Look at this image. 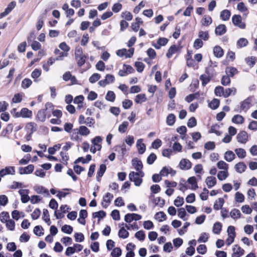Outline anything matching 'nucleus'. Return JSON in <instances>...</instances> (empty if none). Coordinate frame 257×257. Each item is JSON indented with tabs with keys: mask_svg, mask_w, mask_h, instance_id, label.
I'll return each instance as SVG.
<instances>
[{
	"mask_svg": "<svg viewBox=\"0 0 257 257\" xmlns=\"http://www.w3.org/2000/svg\"><path fill=\"white\" fill-rule=\"evenodd\" d=\"M232 22L235 26H237L241 29L245 28V23L242 22V18L239 15H234L232 17Z\"/></svg>",
	"mask_w": 257,
	"mask_h": 257,
	"instance_id": "obj_1",
	"label": "nucleus"
},
{
	"mask_svg": "<svg viewBox=\"0 0 257 257\" xmlns=\"http://www.w3.org/2000/svg\"><path fill=\"white\" fill-rule=\"evenodd\" d=\"M252 96H249L243 101L240 102V110H237V111L240 112L242 110L246 112L250 108V105L252 101Z\"/></svg>",
	"mask_w": 257,
	"mask_h": 257,
	"instance_id": "obj_2",
	"label": "nucleus"
},
{
	"mask_svg": "<svg viewBox=\"0 0 257 257\" xmlns=\"http://www.w3.org/2000/svg\"><path fill=\"white\" fill-rule=\"evenodd\" d=\"M142 219V216L137 213H127L125 215L124 220L127 223H131L133 220H139Z\"/></svg>",
	"mask_w": 257,
	"mask_h": 257,
	"instance_id": "obj_3",
	"label": "nucleus"
},
{
	"mask_svg": "<svg viewBox=\"0 0 257 257\" xmlns=\"http://www.w3.org/2000/svg\"><path fill=\"white\" fill-rule=\"evenodd\" d=\"M29 189H20L19 191V193L21 196V199L22 203H26L30 200L31 198L29 196Z\"/></svg>",
	"mask_w": 257,
	"mask_h": 257,
	"instance_id": "obj_4",
	"label": "nucleus"
},
{
	"mask_svg": "<svg viewBox=\"0 0 257 257\" xmlns=\"http://www.w3.org/2000/svg\"><path fill=\"white\" fill-rule=\"evenodd\" d=\"M179 168L182 170H188L191 168L192 163L187 159H182L179 163Z\"/></svg>",
	"mask_w": 257,
	"mask_h": 257,
	"instance_id": "obj_5",
	"label": "nucleus"
},
{
	"mask_svg": "<svg viewBox=\"0 0 257 257\" xmlns=\"http://www.w3.org/2000/svg\"><path fill=\"white\" fill-rule=\"evenodd\" d=\"M237 141L241 144H245L248 140V135L245 131H242L236 136Z\"/></svg>",
	"mask_w": 257,
	"mask_h": 257,
	"instance_id": "obj_6",
	"label": "nucleus"
},
{
	"mask_svg": "<svg viewBox=\"0 0 257 257\" xmlns=\"http://www.w3.org/2000/svg\"><path fill=\"white\" fill-rule=\"evenodd\" d=\"M114 149L115 152H117L120 154V155H118V158L120 160H122L123 158L124 153L126 151L125 145L123 144L121 146H116L114 147Z\"/></svg>",
	"mask_w": 257,
	"mask_h": 257,
	"instance_id": "obj_7",
	"label": "nucleus"
},
{
	"mask_svg": "<svg viewBox=\"0 0 257 257\" xmlns=\"http://www.w3.org/2000/svg\"><path fill=\"white\" fill-rule=\"evenodd\" d=\"M34 170V166L32 164L29 165L27 167L19 168V173L21 175L32 173Z\"/></svg>",
	"mask_w": 257,
	"mask_h": 257,
	"instance_id": "obj_8",
	"label": "nucleus"
},
{
	"mask_svg": "<svg viewBox=\"0 0 257 257\" xmlns=\"http://www.w3.org/2000/svg\"><path fill=\"white\" fill-rule=\"evenodd\" d=\"M15 173V167L13 166L6 167L5 168L0 170V176L2 177L6 175H14Z\"/></svg>",
	"mask_w": 257,
	"mask_h": 257,
	"instance_id": "obj_9",
	"label": "nucleus"
},
{
	"mask_svg": "<svg viewBox=\"0 0 257 257\" xmlns=\"http://www.w3.org/2000/svg\"><path fill=\"white\" fill-rule=\"evenodd\" d=\"M46 116L47 114L46 109H41L38 110L37 112L36 119L41 122H44L46 120Z\"/></svg>",
	"mask_w": 257,
	"mask_h": 257,
	"instance_id": "obj_10",
	"label": "nucleus"
},
{
	"mask_svg": "<svg viewBox=\"0 0 257 257\" xmlns=\"http://www.w3.org/2000/svg\"><path fill=\"white\" fill-rule=\"evenodd\" d=\"M143 139H140L137 141V147L138 150V152L140 154H143L146 149V145L144 143H143Z\"/></svg>",
	"mask_w": 257,
	"mask_h": 257,
	"instance_id": "obj_11",
	"label": "nucleus"
},
{
	"mask_svg": "<svg viewBox=\"0 0 257 257\" xmlns=\"http://www.w3.org/2000/svg\"><path fill=\"white\" fill-rule=\"evenodd\" d=\"M132 165L136 171H141L143 167L141 160L138 159L137 158H134L132 160Z\"/></svg>",
	"mask_w": 257,
	"mask_h": 257,
	"instance_id": "obj_12",
	"label": "nucleus"
},
{
	"mask_svg": "<svg viewBox=\"0 0 257 257\" xmlns=\"http://www.w3.org/2000/svg\"><path fill=\"white\" fill-rule=\"evenodd\" d=\"M106 170V166L105 164H102L100 165L98 170L97 172L96 180L99 182L100 178L102 177Z\"/></svg>",
	"mask_w": 257,
	"mask_h": 257,
	"instance_id": "obj_13",
	"label": "nucleus"
},
{
	"mask_svg": "<svg viewBox=\"0 0 257 257\" xmlns=\"http://www.w3.org/2000/svg\"><path fill=\"white\" fill-rule=\"evenodd\" d=\"M20 113L23 118H31L33 115L32 111L26 107L22 108Z\"/></svg>",
	"mask_w": 257,
	"mask_h": 257,
	"instance_id": "obj_14",
	"label": "nucleus"
},
{
	"mask_svg": "<svg viewBox=\"0 0 257 257\" xmlns=\"http://www.w3.org/2000/svg\"><path fill=\"white\" fill-rule=\"evenodd\" d=\"M226 32V27L224 24H220L217 26L215 30V33L216 35L221 36Z\"/></svg>",
	"mask_w": 257,
	"mask_h": 257,
	"instance_id": "obj_15",
	"label": "nucleus"
},
{
	"mask_svg": "<svg viewBox=\"0 0 257 257\" xmlns=\"http://www.w3.org/2000/svg\"><path fill=\"white\" fill-rule=\"evenodd\" d=\"M209 63V66L206 68L205 73L207 75L213 78L215 75L216 73L213 67L212 66L213 62L211 60Z\"/></svg>",
	"mask_w": 257,
	"mask_h": 257,
	"instance_id": "obj_16",
	"label": "nucleus"
},
{
	"mask_svg": "<svg viewBox=\"0 0 257 257\" xmlns=\"http://www.w3.org/2000/svg\"><path fill=\"white\" fill-rule=\"evenodd\" d=\"M75 59L77 62V64L79 67L82 66L85 63L87 59V56L85 55H81L76 56L75 57Z\"/></svg>",
	"mask_w": 257,
	"mask_h": 257,
	"instance_id": "obj_17",
	"label": "nucleus"
},
{
	"mask_svg": "<svg viewBox=\"0 0 257 257\" xmlns=\"http://www.w3.org/2000/svg\"><path fill=\"white\" fill-rule=\"evenodd\" d=\"M205 182L208 188H211L216 185L217 181L215 177L208 176L206 178Z\"/></svg>",
	"mask_w": 257,
	"mask_h": 257,
	"instance_id": "obj_18",
	"label": "nucleus"
},
{
	"mask_svg": "<svg viewBox=\"0 0 257 257\" xmlns=\"http://www.w3.org/2000/svg\"><path fill=\"white\" fill-rule=\"evenodd\" d=\"M179 50V48L175 44L172 45L169 48L166 54L168 58H170L172 55Z\"/></svg>",
	"mask_w": 257,
	"mask_h": 257,
	"instance_id": "obj_19",
	"label": "nucleus"
},
{
	"mask_svg": "<svg viewBox=\"0 0 257 257\" xmlns=\"http://www.w3.org/2000/svg\"><path fill=\"white\" fill-rule=\"evenodd\" d=\"M213 53L216 57L220 58L223 56L224 51L221 47L216 46L213 48Z\"/></svg>",
	"mask_w": 257,
	"mask_h": 257,
	"instance_id": "obj_20",
	"label": "nucleus"
},
{
	"mask_svg": "<svg viewBox=\"0 0 257 257\" xmlns=\"http://www.w3.org/2000/svg\"><path fill=\"white\" fill-rule=\"evenodd\" d=\"M224 159L228 162L232 161L235 158V155L231 151H226L224 154Z\"/></svg>",
	"mask_w": 257,
	"mask_h": 257,
	"instance_id": "obj_21",
	"label": "nucleus"
},
{
	"mask_svg": "<svg viewBox=\"0 0 257 257\" xmlns=\"http://www.w3.org/2000/svg\"><path fill=\"white\" fill-rule=\"evenodd\" d=\"M234 168L237 172L242 173L245 171L246 166L243 162H240L236 164Z\"/></svg>",
	"mask_w": 257,
	"mask_h": 257,
	"instance_id": "obj_22",
	"label": "nucleus"
},
{
	"mask_svg": "<svg viewBox=\"0 0 257 257\" xmlns=\"http://www.w3.org/2000/svg\"><path fill=\"white\" fill-rule=\"evenodd\" d=\"M231 121L233 123H236V124H242L243 123L244 121V117L239 114H236L234 115Z\"/></svg>",
	"mask_w": 257,
	"mask_h": 257,
	"instance_id": "obj_23",
	"label": "nucleus"
},
{
	"mask_svg": "<svg viewBox=\"0 0 257 257\" xmlns=\"http://www.w3.org/2000/svg\"><path fill=\"white\" fill-rule=\"evenodd\" d=\"M231 16V12L229 10H224L220 13V18L221 19L224 21H226L228 20Z\"/></svg>",
	"mask_w": 257,
	"mask_h": 257,
	"instance_id": "obj_24",
	"label": "nucleus"
},
{
	"mask_svg": "<svg viewBox=\"0 0 257 257\" xmlns=\"http://www.w3.org/2000/svg\"><path fill=\"white\" fill-rule=\"evenodd\" d=\"M224 203V200L222 198H219L218 200H216L213 205V208L216 210H218L219 209L222 208Z\"/></svg>",
	"mask_w": 257,
	"mask_h": 257,
	"instance_id": "obj_25",
	"label": "nucleus"
},
{
	"mask_svg": "<svg viewBox=\"0 0 257 257\" xmlns=\"http://www.w3.org/2000/svg\"><path fill=\"white\" fill-rule=\"evenodd\" d=\"M187 182L189 184L191 185V189L192 190H195L198 187L196 178L194 176L189 177L187 180Z\"/></svg>",
	"mask_w": 257,
	"mask_h": 257,
	"instance_id": "obj_26",
	"label": "nucleus"
},
{
	"mask_svg": "<svg viewBox=\"0 0 257 257\" xmlns=\"http://www.w3.org/2000/svg\"><path fill=\"white\" fill-rule=\"evenodd\" d=\"M42 218L48 225H50L51 222L50 221L49 213L48 209H43Z\"/></svg>",
	"mask_w": 257,
	"mask_h": 257,
	"instance_id": "obj_27",
	"label": "nucleus"
},
{
	"mask_svg": "<svg viewBox=\"0 0 257 257\" xmlns=\"http://www.w3.org/2000/svg\"><path fill=\"white\" fill-rule=\"evenodd\" d=\"M199 78L202 82V85L205 86L210 81L212 78L206 74H202L200 76Z\"/></svg>",
	"mask_w": 257,
	"mask_h": 257,
	"instance_id": "obj_28",
	"label": "nucleus"
},
{
	"mask_svg": "<svg viewBox=\"0 0 257 257\" xmlns=\"http://www.w3.org/2000/svg\"><path fill=\"white\" fill-rule=\"evenodd\" d=\"M147 100V97L145 94H139L136 95L135 101L136 103H142Z\"/></svg>",
	"mask_w": 257,
	"mask_h": 257,
	"instance_id": "obj_29",
	"label": "nucleus"
},
{
	"mask_svg": "<svg viewBox=\"0 0 257 257\" xmlns=\"http://www.w3.org/2000/svg\"><path fill=\"white\" fill-rule=\"evenodd\" d=\"M176 121V116L173 113L169 114L166 118V123L169 126L174 125Z\"/></svg>",
	"mask_w": 257,
	"mask_h": 257,
	"instance_id": "obj_30",
	"label": "nucleus"
},
{
	"mask_svg": "<svg viewBox=\"0 0 257 257\" xmlns=\"http://www.w3.org/2000/svg\"><path fill=\"white\" fill-rule=\"evenodd\" d=\"M106 214L103 210H100L97 212H95L92 213V217L93 218H97L99 221L100 219L105 217Z\"/></svg>",
	"mask_w": 257,
	"mask_h": 257,
	"instance_id": "obj_31",
	"label": "nucleus"
},
{
	"mask_svg": "<svg viewBox=\"0 0 257 257\" xmlns=\"http://www.w3.org/2000/svg\"><path fill=\"white\" fill-rule=\"evenodd\" d=\"M222 229V224L219 222H215L213 226L212 231L214 234H219Z\"/></svg>",
	"mask_w": 257,
	"mask_h": 257,
	"instance_id": "obj_32",
	"label": "nucleus"
},
{
	"mask_svg": "<svg viewBox=\"0 0 257 257\" xmlns=\"http://www.w3.org/2000/svg\"><path fill=\"white\" fill-rule=\"evenodd\" d=\"M118 235L119 237L125 239L128 237L129 232L124 228L121 227L118 231Z\"/></svg>",
	"mask_w": 257,
	"mask_h": 257,
	"instance_id": "obj_33",
	"label": "nucleus"
},
{
	"mask_svg": "<svg viewBox=\"0 0 257 257\" xmlns=\"http://www.w3.org/2000/svg\"><path fill=\"white\" fill-rule=\"evenodd\" d=\"M54 54L56 55H58V56L56 57L57 60H62L64 57L67 56V53H65L64 52H61L59 49L57 48L55 49Z\"/></svg>",
	"mask_w": 257,
	"mask_h": 257,
	"instance_id": "obj_34",
	"label": "nucleus"
},
{
	"mask_svg": "<svg viewBox=\"0 0 257 257\" xmlns=\"http://www.w3.org/2000/svg\"><path fill=\"white\" fill-rule=\"evenodd\" d=\"M230 216L234 219L239 218L241 216V213L238 209L234 208L230 212Z\"/></svg>",
	"mask_w": 257,
	"mask_h": 257,
	"instance_id": "obj_35",
	"label": "nucleus"
},
{
	"mask_svg": "<svg viewBox=\"0 0 257 257\" xmlns=\"http://www.w3.org/2000/svg\"><path fill=\"white\" fill-rule=\"evenodd\" d=\"M225 72L229 77H233L238 72L237 69L233 67H227L225 70Z\"/></svg>",
	"mask_w": 257,
	"mask_h": 257,
	"instance_id": "obj_36",
	"label": "nucleus"
},
{
	"mask_svg": "<svg viewBox=\"0 0 257 257\" xmlns=\"http://www.w3.org/2000/svg\"><path fill=\"white\" fill-rule=\"evenodd\" d=\"M186 215L187 213L185 208L181 207L178 209V216L181 219L184 221L187 220V218L186 217Z\"/></svg>",
	"mask_w": 257,
	"mask_h": 257,
	"instance_id": "obj_37",
	"label": "nucleus"
},
{
	"mask_svg": "<svg viewBox=\"0 0 257 257\" xmlns=\"http://www.w3.org/2000/svg\"><path fill=\"white\" fill-rule=\"evenodd\" d=\"M78 133L82 136H86L90 134V131L86 126L81 125L79 127Z\"/></svg>",
	"mask_w": 257,
	"mask_h": 257,
	"instance_id": "obj_38",
	"label": "nucleus"
},
{
	"mask_svg": "<svg viewBox=\"0 0 257 257\" xmlns=\"http://www.w3.org/2000/svg\"><path fill=\"white\" fill-rule=\"evenodd\" d=\"M234 152L237 157L239 158L243 159L246 156V152L243 149L237 148L235 149Z\"/></svg>",
	"mask_w": 257,
	"mask_h": 257,
	"instance_id": "obj_39",
	"label": "nucleus"
},
{
	"mask_svg": "<svg viewBox=\"0 0 257 257\" xmlns=\"http://www.w3.org/2000/svg\"><path fill=\"white\" fill-rule=\"evenodd\" d=\"M248 43V40L244 38H240L236 43V45L238 48H242L247 45Z\"/></svg>",
	"mask_w": 257,
	"mask_h": 257,
	"instance_id": "obj_40",
	"label": "nucleus"
},
{
	"mask_svg": "<svg viewBox=\"0 0 257 257\" xmlns=\"http://www.w3.org/2000/svg\"><path fill=\"white\" fill-rule=\"evenodd\" d=\"M199 39L205 41H207L209 38V33L208 31H200L198 33Z\"/></svg>",
	"mask_w": 257,
	"mask_h": 257,
	"instance_id": "obj_41",
	"label": "nucleus"
},
{
	"mask_svg": "<svg viewBox=\"0 0 257 257\" xmlns=\"http://www.w3.org/2000/svg\"><path fill=\"white\" fill-rule=\"evenodd\" d=\"M43 228L41 225H37L35 226L33 232L34 234L38 236H41L44 234Z\"/></svg>",
	"mask_w": 257,
	"mask_h": 257,
	"instance_id": "obj_42",
	"label": "nucleus"
},
{
	"mask_svg": "<svg viewBox=\"0 0 257 257\" xmlns=\"http://www.w3.org/2000/svg\"><path fill=\"white\" fill-rule=\"evenodd\" d=\"M229 175L228 171H220L217 174V178L220 181L225 180Z\"/></svg>",
	"mask_w": 257,
	"mask_h": 257,
	"instance_id": "obj_43",
	"label": "nucleus"
},
{
	"mask_svg": "<svg viewBox=\"0 0 257 257\" xmlns=\"http://www.w3.org/2000/svg\"><path fill=\"white\" fill-rule=\"evenodd\" d=\"M220 104V101L218 99L214 98L210 103H209V106L212 109H217Z\"/></svg>",
	"mask_w": 257,
	"mask_h": 257,
	"instance_id": "obj_44",
	"label": "nucleus"
},
{
	"mask_svg": "<svg viewBox=\"0 0 257 257\" xmlns=\"http://www.w3.org/2000/svg\"><path fill=\"white\" fill-rule=\"evenodd\" d=\"M42 71L39 69H35L31 73V77L34 79V81L37 82L38 80L37 79L41 75Z\"/></svg>",
	"mask_w": 257,
	"mask_h": 257,
	"instance_id": "obj_45",
	"label": "nucleus"
},
{
	"mask_svg": "<svg viewBox=\"0 0 257 257\" xmlns=\"http://www.w3.org/2000/svg\"><path fill=\"white\" fill-rule=\"evenodd\" d=\"M236 89L234 87L228 88L224 90L223 93V97L224 98H227L229 97L232 92H233V94L234 95L236 93Z\"/></svg>",
	"mask_w": 257,
	"mask_h": 257,
	"instance_id": "obj_46",
	"label": "nucleus"
},
{
	"mask_svg": "<svg viewBox=\"0 0 257 257\" xmlns=\"http://www.w3.org/2000/svg\"><path fill=\"white\" fill-rule=\"evenodd\" d=\"M105 99L106 100L113 102L115 99V94L112 91H108L105 96Z\"/></svg>",
	"mask_w": 257,
	"mask_h": 257,
	"instance_id": "obj_47",
	"label": "nucleus"
},
{
	"mask_svg": "<svg viewBox=\"0 0 257 257\" xmlns=\"http://www.w3.org/2000/svg\"><path fill=\"white\" fill-rule=\"evenodd\" d=\"M135 236L140 241H144L146 237V234L145 232L141 230L137 231L135 233Z\"/></svg>",
	"mask_w": 257,
	"mask_h": 257,
	"instance_id": "obj_48",
	"label": "nucleus"
},
{
	"mask_svg": "<svg viewBox=\"0 0 257 257\" xmlns=\"http://www.w3.org/2000/svg\"><path fill=\"white\" fill-rule=\"evenodd\" d=\"M61 231L65 233L70 234L73 231V227L69 225L65 224L61 227Z\"/></svg>",
	"mask_w": 257,
	"mask_h": 257,
	"instance_id": "obj_49",
	"label": "nucleus"
},
{
	"mask_svg": "<svg viewBox=\"0 0 257 257\" xmlns=\"http://www.w3.org/2000/svg\"><path fill=\"white\" fill-rule=\"evenodd\" d=\"M10 218L9 212L3 211L0 214V220L3 223H6Z\"/></svg>",
	"mask_w": 257,
	"mask_h": 257,
	"instance_id": "obj_50",
	"label": "nucleus"
},
{
	"mask_svg": "<svg viewBox=\"0 0 257 257\" xmlns=\"http://www.w3.org/2000/svg\"><path fill=\"white\" fill-rule=\"evenodd\" d=\"M61 145L60 144H58L57 145H54L52 147H49L48 150V152L50 155H54L55 152L59 150L61 148Z\"/></svg>",
	"mask_w": 257,
	"mask_h": 257,
	"instance_id": "obj_51",
	"label": "nucleus"
},
{
	"mask_svg": "<svg viewBox=\"0 0 257 257\" xmlns=\"http://www.w3.org/2000/svg\"><path fill=\"white\" fill-rule=\"evenodd\" d=\"M217 166L219 169H223L224 171H227L228 164L223 161H219L217 163Z\"/></svg>",
	"mask_w": 257,
	"mask_h": 257,
	"instance_id": "obj_52",
	"label": "nucleus"
},
{
	"mask_svg": "<svg viewBox=\"0 0 257 257\" xmlns=\"http://www.w3.org/2000/svg\"><path fill=\"white\" fill-rule=\"evenodd\" d=\"M122 253L121 249L120 247H115L113 248L111 252V255L112 257H119Z\"/></svg>",
	"mask_w": 257,
	"mask_h": 257,
	"instance_id": "obj_53",
	"label": "nucleus"
},
{
	"mask_svg": "<svg viewBox=\"0 0 257 257\" xmlns=\"http://www.w3.org/2000/svg\"><path fill=\"white\" fill-rule=\"evenodd\" d=\"M157 157L155 154L152 153L148 157L147 159V162L149 165L153 164L157 159Z\"/></svg>",
	"mask_w": 257,
	"mask_h": 257,
	"instance_id": "obj_54",
	"label": "nucleus"
},
{
	"mask_svg": "<svg viewBox=\"0 0 257 257\" xmlns=\"http://www.w3.org/2000/svg\"><path fill=\"white\" fill-rule=\"evenodd\" d=\"M6 225L8 229L13 231L15 228V222L12 219H9L6 222Z\"/></svg>",
	"mask_w": 257,
	"mask_h": 257,
	"instance_id": "obj_55",
	"label": "nucleus"
},
{
	"mask_svg": "<svg viewBox=\"0 0 257 257\" xmlns=\"http://www.w3.org/2000/svg\"><path fill=\"white\" fill-rule=\"evenodd\" d=\"M32 84V80L29 78H25L22 82V87L23 88H29Z\"/></svg>",
	"mask_w": 257,
	"mask_h": 257,
	"instance_id": "obj_56",
	"label": "nucleus"
},
{
	"mask_svg": "<svg viewBox=\"0 0 257 257\" xmlns=\"http://www.w3.org/2000/svg\"><path fill=\"white\" fill-rule=\"evenodd\" d=\"M101 77V76L98 73L93 74L89 78V81L91 83H94L97 81Z\"/></svg>",
	"mask_w": 257,
	"mask_h": 257,
	"instance_id": "obj_57",
	"label": "nucleus"
},
{
	"mask_svg": "<svg viewBox=\"0 0 257 257\" xmlns=\"http://www.w3.org/2000/svg\"><path fill=\"white\" fill-rule=\"evenodd\" d=\"M224 88L221 86H216L214 89V93L217 96H223Z\"/></svg>",
	"mask_w": 257,
	"mask_h": 257,
	"instance_id": "obj_58",
	"label": "nucleus"
},
{
	"mask_svg": "<svg viewBox=\"0 0 257 257\" xmlns=\"http://www.w3.org/2000/svg\"><path fill=\"white\" fill-rule=\"evenodd\" d=\"M129 179L131 181L134 182L135 185L136 186H140L143 182V179L142 178L136 176H134L132 178H129Z\"/></svg>",
	"mask_w": 257,
	"mask_h": 257,
	"instance_id": "obj_59",
	"label": "nucleus"
},
{
	"mask_svg": "<svg viewBox=\"0 0 257 257\" xmlns=\"http://www.w3.org/2000/svg\"><path fill=\"white\" fill-rule=\"evenodd\" d=\"M135 66L138 72H142L143 71L145 65L143 63L141 62H136L135 63Z\"/></svg>",
	"mask_w": 257,
	"mask_h": 257,
	"instance_id": "obj_60",
	"label": "nucleus"
},
{
	"mask_svg": "<svg viewBox=\"0 0 257 257\" xmlns=\"http://www.w3.org/2000/svg\"><path fill=\"white\" fill-rule=\"evenodd\" d=\"M184 203V198L182 197L178 196L174 201V204L176 207H180Z\"/></svg>",
	"mask_w": 257,
	"mask_h": 257,
	"instance_id": "obj_61",
	"label": "nucleus"
},
{
	"mask_svg": "<svg viewBox=\"0 0 257 257\" xmlns=\"http://www.w3.org/2000/svg\"><path fill=\"white\" fill-rule=\"evenodd\" d=\"M187 126L189 128H192L197 125V120L194 116L190 118L187 122Z\"/></svg>",
	"mask_w": 257,
	"mask_h": 257,
	"instance_id": "obj_62",
	"label": "nucleus"
},
{
	"mask_svg": "<svg viewBox=\"0 0 257 257\" xmlns=\"http://www.w3.org/2000/svg\"><path fill=\"white\" fill-rule=\"evenodd\" d=\"M75 240L76 242H82L84 240V236L82 233L76 232L74 234Z\"/></svg>",
	"mask_w": 257,
	"mask_h": 257,
	"instance_id": "obj_63",
	"label": "nucleus"
},
{
	"mask_svg": "<svg viewBox=\"0 0 257 257\" xmlns=\"http://www.w3.org/2000/svg\"><path fill=\"white\" fill-rule=\"evenodd\" d=\"M235 199L237 202L242 203L244 200V196L242 193L237 192L235 194Z\"/></svg>",
	"mask_w": 257,
	"mask_h": 257,
	"instance_id": "obj_64",
	"label": "nucleus"
}]
</instances>
